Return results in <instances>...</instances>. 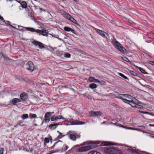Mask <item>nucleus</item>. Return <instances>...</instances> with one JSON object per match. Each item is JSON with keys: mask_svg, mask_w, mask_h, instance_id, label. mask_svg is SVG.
<instances>
[{"mask_svg": "<svg viewBox=\"0 0 154 154\" xmlns=\"http://www.w3.org/2000/svg\"><path fill=\"white\" fill-rule=\"evenodd\" d=\"M25 67L30 72H32L34 69V65L32 61H29L25 64Z\"/></svg>", "mask_w": 154, "mask_h": 154, "instance_id": "3", "label": "nucleus"}, {"mask_svg": "<svg viewBox=\"0 0 154 154\" xmlns=\"http://www.w3.org/2000/svg\"><path fill=\"white\" fill-rule=\"evenodd\" d=\"M65 136V135H62V136H61L60 135H59L57 137V138L58 139H60V138H61L62 137H63L64 136Z\"/></svg>", "mask_w": 154, "mask_h": 154, "instance_id": "50", "label": "nucleus"}, {"mask_svg": "<svg viewBox=\"0 0 154 154\" xmlns=\"http://www.w3.org/2000/svg\"><path fill=\"white\" fill-rule=\"evenodd\" d=\"M131 101H132L133 103H131V102H130V103H129V104L131 105V104H132V106H133V104H134L135 103L134 102V101L133 100H131Z\"/></svg>", "mask_w": 154, "mask_h": 154, "instance_id": "55", "label": "nucleus"}, {"mask_svg": "<svg viewBox=\"0 0 154 154\" xmlns=\"http://www.w3.org/2000/svg\"><path fill=\"white\" fill-rule=\"evenodd\" d=\"M134 151H135V152H134V153H136V154L138 153L139 152H141L144 153H146V154H150L149 153H148V152H145V151H140V150H139L138 149H137V150H135V149Z\"/></svg>", "mask_w": 154, "mask_h": 154, "instance_id": "21", "label": "nucleus"}, {"mask_svg": "<svg viewBox=\"0 0 154 154\" xmlns=\"http://www.w3.org/2000/svg\"><path fill=\"white\" fill-rule=\"evenodd\" d=\"M26 29L27 30L29 31L32 32H36L39 33V35H42L43 36H46L48 37V30H41L39 29H36L34 28L30 27H26Z\"/></svg>", "mask_w": 154, "mask_h": 154, "instance_id": "1", "label": "nucleus"}, {"mask_svg": "<svg viewBox=\"0 0 154 154\" xmlns=\"http://www.w3.org/2000/svg\"><path fill=\"white\" fill-rule=\"evenodd\" d=\"M149 63L152 65L154 66V62L151 61H149Z\"/></svg>", "mask_w": 154, "mask_h": 154, "instance_id": "44", "label": "nucleus"}, {"mask_svg": "<svg viewBox=\"0 0 154 154\" xmlns=\"http://www.w3.org/2000/svg\"><path fill=\"white\" fill-rule=\"evenodd\" d=\"M31 117H32V118H36V117L37 116H36V114H32V115Z\"/></svg>", "mask_w": 154, "mask_h": 154, "instance_id": "46", "label": "nucleus"}, {"mask_svg": "<svg viewBox=\"0 0 154 154\" xmlns=\"http://www.w3.org/2000/svg\"><path fill=\"white\" fill-rule=\"evenodd\" d=\"M28 118V115L26 114H23L21 116V118L23 119H25Z\"/></svg>", "mask_w": 154, "mask_h": 154, "instance_id": "24", "label": "nucleus"}, {"mask_svg": "<svg viewBox=\"0 0 154 154\" xmlns=\"http://www.w3.org/2000/svg\"><path fill=\"white\" fill-rule=\"evenodd\" d=\"M121 95L122 96H124L126 98H128V99H131V98L132 97V96L128 94H121Z\"/></svg>", "mask_w": 154, "mask_h": 154, "instance_id": "25", "label": "nucleus"}, {"mask_svg": "<svg viewBox=\"0 0 154 154\" xmlns=\"http://www.w3.org/2000/svg\"><path fill=\"white\" fill-rule=\"evenodd\" d=\"M26 92L29 93H32V91L30 89H27Z\"/></svg>", "mask_w": 154, "mask_h": 154, "instance_id": "39", "label": "nucleus"}, {"mask_svg": "<svg viewBox=\"0 0 154 154\" xmlns=\"http://www.w3.org/2000/svg\"><path fill=\"white\" fill-rule=\"evenodd\" d=\"M3 54L0 53V59L2 57Z\"/></svg>", "mask_w": 154, "mask_h": 154, "instance_id": "57", "label": "nucleus"}, {"mask_svg": "<svg viewBox=\"0 0 154 154\" xmlns=\"http://www.w3.org/2000/svg\"><path fill=\"white\" fill-rule=\"evenodd\" d=\"M60 86L62 88H68V87H67V86Z\"/></svg>", "mask_w": 154, "mask_h": 154, "instance_id": "53", "label": "nucleus"}, {"mask_svg": "<svg viewBox=\"0 0 154 154\" xmlns=\"http://www.w3.org/2000/svg\"><path fill=\"white\" fill-rule=\"evenodd\" d=\"M56 117L58 118V119H64V118L62 116H57Z\"/></svg>", "mask_w": 154, "mask_h": 154, "instance_id": "42", "label": "nucleus"}, {"mask_svg": "<svg viewBox=\"0 0 154 154\" xmlns=\"http://www.w3.org/2000/svg\"><path fill=\"white\" fill-rule=\"evenodd\" d=\"M70 56H71V55L69 54H68V53H66L65 54V56L66 57H68V58H69L70 57Z\"/></svg>", "mask_w": 154, "mask_h": 154, "instance_id": "37", "label": "nucleus"}, {"mask_svg": "<svg viewBox=\"0 0 154 154\" xmlns=\"http://www.w3.org/2000/svg\"><path fill=\"white\" fill-rule=\"evenodd\" d=\"M62 125V124L59 123L56 124H51L49 126V127L51 129L53 128V129H54L57 128L58 125Z\"/></svg>", "mask_w": 154, "mask_h": 154, "instance_id": "13", "label": "nucleus"}, {"mask_svg": "<svg viewBox=\"0 0 154 154\" xmlns=\"http://www.w3.org/2000/svg\"><path fill=\"white\" fill-rule=\"evenodd\" d=\"M57 132H59V133H60V135L61 136H62V135H62V133L60 132L59 131H57Z\"/></svg>", "mask_w": 154, "mask_h": 154, "instance_id": "59", "label": "nucleus"}, {"mask_svg": "<svg viewBox=\"0 0 154 154\" xmlns=\"http://www.w3.org/2000/svg\"><path fill=\"white\" fill-rule=\"evenodd\" d=\"M113 154H122V152L121 151L115 149Z\"/></svg>", "mask_w": 154, "mask_h": 154, "instance_id": "20", "label": "nucleus"}, {"mask_svg": "<svg viewBox=\"0 0 154 154\" xmlns=\"http://www.w3.org/2000/svg\"><path fill=\"white\" fill-rule=\"evenodd\" d=\"M21 102V99L17 98H14L11 100V103L14 105H16L17 103Z\"/></svg>", "mask_w": 154, "mask_h": 154, "instance_id": "11", "label": "nucleus"}, {"mask_svg": "<svg viewBox=\"0 0 154 154\" xmlns=\"http://www.w3.org/2000/svg\"><path fill=\"white\" fill-rule=\"evenodd\" d=\"M119 126H120L122 127V128H125L126 126H124L123 125H119Z\"/></svg>", "mask_w": 154, "mask_h": 154, "instance_id": "56", "label": "nucleus"}, {"mask_svg": "<svg viewBox=\"0 0 154 154\" xmlns=\"http://www.w3.org/2000/svg\"><path fill=\"white\" fill-rule=\"evenodd\" d=\"M89 87L91 89H93L96 88L97 86L96 84L95 83H92L89 85Z\"/></svg>", "mask_w": 154, "mask_h": 154, "instance_id": "18", "label": "nucleus"}, {"mask_svg": "<svg viewBox=\"0 0 154 154\" xmlns=\"http://www.w3.org/2000/svg\"><path fill=\"white\" fill-rule=\"evenodd\" d=\"M149 136H150V137H152V138H154V135H149Z\"/></svg>", "mask_w": 154, "mask_h": 154, "instance_id": "61", "label": "nucleus"}, {"mask_svg": "<svg viewBox=\"0 0 154 154\" xmlns=\"http://www.w3.org/2000/svg\"><path fill=\"white\" fill-rule=\"evenodd\" d=\"M139 112L140 113H143V114H149L148 113L149 112H144V111H139Z\"/></svg>", "mask_w": 154, "mask_h": 154, "instance_id": "47", "label": "nucleus"}, {"mask_svg": "<svg viewBox=\"0 0 154 154\" xmlns=\"http://www.w3.org/2000/svg\"><path fill=\"white\" fill-rule=\"evenodd\" d=\"M88 79L89 81L91 82L98 83L99 84L101 83V82L99 80L95 79V78L93 77H89Z\"/></svg>", "mask_w": 154, "mask_h": 154, "instance_id": "9", "label": "nucleus"}, {"mask_svg": "<svg viewBox=\"0 0 154 154\" xmlns=\"http://www.w3.org/2000/svg\"><path fill=\"white\" fill-rule=\"evenodd\" d=\"M130 73L134 76H137V74L136 73L132 71H130Z\"/></svg>", "mask_w": 154, "mask_h": 154, "instance_id": "35", "label": "nucleus"}, {"mask_svg": "<svg viewBox=\"0 0 154 154\" xmlns=\"http://www.w3.org/2000/svg\"><path fill=\"white\" fill-rule=\"evenodd\" d=\"M94 143H95V144H99L100 143V142L98 141H95L94 142Z\"/></svg>", "mask_w": 154, "mask_h": 154, "instance_id": "51", "label": "nucleus"}, {"mask_svg": "<svg viewBox=\"0 0 154 154\" xmlns=\"http://www.w3.org/2000/svg\"><path fill=\"white\" fill-rule=\"evenodd\" d=\"M69 20L75 24H77V22L76 20L71 16Z\"/></svg>", "mask_w": 154, "mask_h": 154, "instance_id": "23", "label": "nucleus"}, {"mask_svg": "<svg viewBox=\"0 0 154 154\" xmlns=\"http://www.w3.org/2000/svg\"><path fill=\"white\" fill-rule=\"evenodd\" d=\"M136 68H138L139 70L142 73L145 74H148V73L146 72L145 70L143 69L142 68L140 67H138L137 66H136Z\"/></svg>", "mask_w": 154, "mask_h": 154, "instance_id": "17", "label": "nucleus"}, {"mask_svg": "<svg viewBox=\"0 0 154 154\" xmlns=\"http://www.w3.org/2000/svg\"><path fill=\"white\" fill-rule=\"evenodd\" d=\"M86 151V150L85 149V146L80 147L78 149V151L80 152H83Z\"/></svg>", "mask_w": 154, "mask_h": 154, "instance_id": "26", "label": "nucleus"}, {"mask_svg": "<svg viewBox=\"0 0 154 154\" xmlns=\"http://www.w3.org/2000/svg\"><path fill=\"white\" fill-rule=\"evenodd\" d=\"M20 96L21 100H22L23 101H26L27 100L28 98V95L24 92L21 93Z\"/></svg>", "mask_w": 154, "mask_h": 154, "instance_id": "7", "label": "nucleus"}, {"mask_svg": "<svg viewBox=\"0 0 154 154\" xmlns=\"http://www.w3.org/2000/svg\"><path fill=\"white\" fill-rule=\"evenodd\" d=\"M4 149L3 148H0V154H3Z\"/></svg>", "mask_w": 154, "mask_h": 154, "instance_id": "36", "label": "nucleus"}, {"mask_svg": "<svg viewBox=\"0 0 154 154\" xmlns=\"http://www.w3.org/2000/svg\"><path fill=\"white\" fill-rule=\"evenodd\" d=\"M58 119V118L56 117L54 118V116H52V117H51V121H56Z\"/></svg>", "mask_w": 154, "mask_h": 154, "instance_id": "31", "label": "nucleus"}, {"mask_svg": "<svg viewBox=\"0 0 154 154\" xmlns=\"http://www.w3.org/2000/svg\"><path fill=\"white\" fill-rule=\"evenodd\" d=\"M63 16L69 20L71 17V16L68 13H66L65 12H63L62 13Z\"/></svg>", "mask_w": 154, "mask_h": 154, "instance_id": "14", "label": "nucleus"}, {"mask_svg": "<svg viewBox=\"0 0 154 154\" xmlns=\"http://www.w3.org/2000/svg\"><path fill=\"white\" fill-rule=\"evenodd\" d=\"M0 19L2 20H4L5 21V20H4L3 18L2 17H1L0 15Z\"/></svg>", "mask_w": 154, "mask_h": 154, "instance_id": "54", "label": "nucleus"}, {"mask_svg": "<svg viewBox=\"0 0 154 154\" xmlns=\"http://www.w3.org/2000/svg\"><path fill=\"white\" fill-rule=\"evenodd\" d=\"M128 128L130 129H132V130H134V129L133 128H132V127H129Z\"/></svg>", "mask_w": 154, "mask_h": 154, "instance_id": "60", "label": "nucleus"}, {"mask_svg": "<svg viewBox=\"0 0 154 154\" xmlns=\"http://www.w3.org/2000/svg\"><path fill=\"white\" fill-rule=\"evenodd\" d=\"M85 147L86 151L92 148V146H85Z\"/></svg>", "mask_w": 154, "mask_h": 154, "instance_id": "32", "label": "nucleus"}, {"mask_svg": "<svg viewBox=\"0 0 154 154\" xmlns=\"http://www.w3.org/2000/svg\"><path fill=\"white\" fill-rule=\"evenodd\" d=\"M135 102L136 104H141L142 103H141L138 100H137L135 99Z\"/></svg>", "mask_w": 154, "mask_h": 154, "instance_id": "43", "label": "nucleus"}, {"mask_svg": "<svg viewBox=\"0 0 154 154\" xmlns=\"http://www.w3.org/2000/svg\"><path fill=\"white\" fill-rule=\"evenodd\" d=\"M64 29L65 31L67 32H69L71 31L72 33L75 34L76 35H77V33L73 29H72L70 27L65 26L64 27Z\"/></svg>", "mask_w": 154, "mask_h": 154, "instance_id": "8", "label": "nucleus"}, {"mask_svg": "<svg viewBox=\"0 0 154 154\" xmlns=\"http://www.w3.org/2000/svg\"><path fill=\"white\" fill-rule=\"evenodd\" d=\"M44 141L46 143H48L49 142V139L48 138H45L44 139Z\"/></svg>", "mask_w": 154, "mask_h": 154, "instance_id": "40", "label": "nucleus"}, {"mask_svg": "<svg viewBox=\"0 0 154 154\" xmlns=\"http://www.w3.org/2000/svg\"><path fill=\"white\" fill-rule=\"evenodd\" d=\"M67 135H69L70 134H77L76 133H75L73 131H70L67 132Z\"/></svg>", "mask_w": 154, "mask_h": 154, "instance_id": "33", "label": "nucleus"}, {"mask_svg": "<svg viewBox=\"0 0 154 154\" xmlns=\"http://www.w3.org/2000/svg\"><path fill=\"white\" fill-rule=\"evenodd\" d=\"M82 145H76V146H75V147H77L78 146H81Z\"/></svg>", "mask_w": 154, "mask_h": 154, "instance_id": "63", "label": "nucleus"}, {"mask_svg": "<svg viewBox=\"0 0 154 154\" xmlns=\"http://www.w3.org/2000/svg\"><path fill=\"white\" fill-rule=\"evenodd\" d=\"M111 145H115V144H111L110 143H106V142L103 143L101 144V146H102Z\"/></svg>", "mask_w": 154, "mask_h": 154, "instance_id": "27", "label": "nucleus"}, {"mask_svg": "<svg viewBox=\"0 0 154 154\" xmlns=\"http://www.w3.org/2000/svg\"><path fill=\"white\" fill-rule=\"evenodd\" d=\"M32 43L36 46H38L40 49H42L44 48L43 44L39 42L34 41L32 42Z\"/></svg>", "mask_w": 154, "mask_h": 154, "instance_id": "5", "label": "nucleus"}, {"mask_svg": "<svg viewBox=\"0 0 154 154\" xmlns=\"http://www.w3.org/2000/svg\"><path fill=\"white\" fill-rule=\"evenodd\" d=\"M58 143V142H56L55 143V144H54V145L53 146H51V149H53V148H54V146H55V145H56V144H57Z\"/></svg>", "mask_w": 154, "mask_h": 154, "instance_id": "48", "label": "nucleus"}, {"mask_svg": "<svg viewBox=\"0 0 154 154\" xmlns=\"http://www.w3.org/2000/svg\"><path fill=\"white\" fill-rule=\"evenodd\" d=\"M23 122L21 121H20L18 122L17 123V125H20L21 123H22Z\"/></svg>", "mask_w": 154, "mask_h": 154, "instance_id": "49", "label": "nucleus"}, {"mask_svg": "<svg viewBox=\"0 0 154 154\" xmlns=\"http://www.w3.org/2000/svg\"><path fill=\"white\" fill-rule=\"evenodd\" d=\"M131 105L132 106V107H136L137 108H143V106H140V105H135V106H132V104H131Z\"/></svg>", "mask_w": 154, "mask_h": 154, "instance_id": "30", "label": "nucleus"}, {"mask_svg": "<svg viewBox=\"0 0 154 154\" xmlns=\"http://www.w3.org/2000/svg\"><path fill=\"white\" fill-rule=\"evenodd\" d=\"M81 122H80V121H76L75 122L74 124H76V125L82 124V123H81ZM83 123H84V122H83Z\"/></svg>", "mask_w": 154, "mask_h": 154, "instance_id": "38", "label": "nucleus"}, {"mask_svg": "<svg viewBox=\"0 0 154 154\" xmlns=\"http://www.w3.org/2000/svg\"><path fill=\"white\" fill-rule=\"evenodd\" d=\"M128 149L129 150H130L131 152L132 153H134V152H135V149Z\"/></svg>", "mask_w": 154, "mask_h": 154, "instance_id": "45", "label": "nucleus"}, {"mask_svg": "<svg viewBox=\"0 0 154 154\" xmlns=\"http://www.w3.org/2000/svg\"><path fill=\"white\" fill-rule=\"evenodd\" d=\"M119 75L120 76H121L122 77V78H124L125 79H127L128 80H129L128 79L126 76H125L123 74L121 73H118Z\"/></svg>", "mask_w": 154, "mask_h": 154, "instance_id": "28", "label": "nucleus"}, {"mask_svg": "<svg viewBox=\"0 0 154 154\" xmlns=\"http://www.w3.org/2000/svg\"><path fill=\"white\" fill-rule=\"evenodd\" d=\"M51 116V112H47L45 116V122H48L50 119V117Z\"/></svg>", "mask_w": 154, "mask_h": 154, "instance_id": "6", "label": "nucleus"}, {"mask_svg": "<svg viewBox=\"0 0 154 154\" xmlns=\"http://www.w3.org/2000/svg\"><path fill=\"white\" fill-rule=\"evenodd\" d=\"M149 125L150 126H153L154 127V124H149Z\"/></svg>", "mask_w": 154, "mask_h": 154, "instance_id": "58", "label": "nucleus"}, {"mask_svg": "<svg viewBox=\"0 0 154 154\" xmlns=\"http://www.w3.org/2000/svg\"><path fill=\"white\" fill-rule=\"evenodd\" d=\"M5 21L6 22V23H10V22L9 21Z\"/></svg>", "mask_w": 154, "mask_h": 154, "instance_id": "62", "label": "nucleus"}, {"mask_svg": "<svg viewBox=\"0 0 154 154\" xmlns=\"http://www.w3.org/2000/svg\"><path fill=\"white\" fill-rule=\"evenodd\" d=\"M115 148H109L106 149V152L109 154H113Z\"/></svg>", "mask_w": 154, "mask_h": 154, "instance_id": "12", "label": "nucleus"}, {"mask_svg": "<svg viewBox=\"0 0 154 154\" xmlns=\"http://www.w3.org/2000/svg\"><path fill=\"white\" fill-rule=\"evenodd\" d=\"M2 57H3V58L5 59L6 60H10V59L7 56L3 55V54Z\"/></svg>", "mask_w": 154, "mask_h": 154, "instance_id": "34", "label": "nucleus"}, {"mask_svg": "<svg viewBox=\"0 0 154 154\" xmlns=\"http://www.w3.org/2000/svg\"><path fill=\"white\" fill-rule=\"evenodd\" d=\"M21 5L22 7L23 8H26L27 7L26 3L24 1H23L21 3Z\"/></svg>", "mask_w": 154, "mask_h": 154, "instance_id": "22", "label": "nucleus"}, {"mask_svg": "<svg viewBox=\"0 0 154 154\" xmlns=\"http://www.w3.org/2000/svg\"><path fill=\"white\" fill-rule=\"evenodd\" d=\"M82 95L83 96L88 98V99H89L92 100V97L88 93H85L84 94H83Z\"/></svg>", "mask_w": 154, "mask_h": 154, "instance_id": "16", "label": "nucleus"}, {"mask_svg": "<svg viewBox=\"0 0 154 154\" xmlns=\"http://www.w3.org/2000/svg\"><path fill=\"white\" fill-rule=\"evenodd\" d=\"M79 52H80V53H83V51H81V50H80V51H79Z\"/></svg>", "mask_w": 154, "mask_h": 154, "instance_id": "64", "label": "nucleus"}, {"mask_svg": "<svg viewBox=\"0 0 154 154\" xmlns=\"http://www.w3.org/2000/svg\"><path fill=\"white\" fill-rule=\"evenodd\" d=\"M18 28L17 29L21 30H23V28H25V29L26 28V27H22V26H18Z\"/></svg>", "mask_w": 154, "mask_h": 154, "instance_id": "41", "label": "nucleus"}, {"mask_svg": "<svg viewBox=\"0 0 154 154\" xmlns=\"http://www.w3.org/2000/svg\"><path fill=\"white\" fill-rule=\"evenodd\" d=\"M80 134H70L69 135V138L72 140L75 141L77 138H79L80 137Z\"/></svg>", "mask_w": 154, "mask_h": 154, "instance_id": "4", "label": "nucleus"}, {"mask_svg": "<svg viewBox=\"0 0 154 154\" xmlns=\"http://www.w3.org/2000/svg\"><path fill=\"white\" fill-rule=\"evenodd\" d=\"M22 126L23 127V128H25L26 127V125L25 124H24L22 125Z\"/></svg>", "mask_w": 154, "mask_h": 154, "instance_id": "52", "label": "nucleus"}, {"mask_svg": "<svg viewBox=\"0 0 154 154\" xmlns=\"http://www.w3.org/2000/svg\"><path fill=\"white\" fill-rule=\"evenodd\" d=\"M88 154H100V153L95 151H92L90 152Z\"/></svg>", "mask_w": 154, "mask_h": 154, "instance_id": "29", "label": "nucleus"}, {"mask_svg": "<svg viewBox=\"0 0 154 154\" xmlns=\"http://www.w3.org/2000/svg\"><path fill=\"white\" fill-rule=\"evenodd\" d=\"M97 32L101 36H103V37L105 38V35L104 33H106L104 31L100 30L99 29H97Z\"/></svg>", "mask_w": 154, "mask_h": 154, "instance_id": "15", "label": "nucleus"}, {"mask_svg": "<svg viewBox=\"0 0 154 154\" xmlns=\"http://www.w3.org/2000/svg\"><path fill=\"white\" fill-rule=\"evenodd\" d=\"M92 116H101V112L100 111L93 112L92 111L90 112Z\"/></svg>", "mask_w": 154, "mask_h": 154, "instance_id": "10", "label": "nucleus"}, {"mask_svg": "<svg viewBox=\"0 0 154 154\" xmlns=\"http://www.w3.org/2000/svg\"><path fill=\"white\" fill-rule=\"evenodd\" d=\"M112 42L114 46L121 52H125V48L122 46L116 40L114 37H113V39L112 40Z\"/></svg>", "mask_w": 154, "mask_h": 154, "instance_id": "2", "label": "nucleus"}, {"mask_svg": "<svg viewBox=\"0 0 154 154\" xmlns=\"http://www.w3.org/2000/svg\"><path fill=\"white\" fill-rule=\"evenodd\" d=\"M121 96H122L121 95V94H120V96L117 97L118 98H119V99H122L123 100V101H129L130 102H131V103H133L132 101H130V100H127V99L123 98Z\"/></svg>", "mask_w": 154, "mask_h": 154, "instance_id": "19", "label": "nucleus"}]
</instances>
